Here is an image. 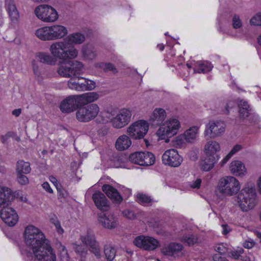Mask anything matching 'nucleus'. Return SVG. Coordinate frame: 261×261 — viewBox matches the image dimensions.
I'll list each match as a JSON object with an SVG mask.
<instances>
[{
  "mask_svg": "<svg viewBox=\"0 0 261 261\" xmlns=\"http://www.w3.org/2000/svg\"><path fill=\"white\" fill-rule=\"evenodd\" d=\"M237 104V102L235 100H230L228 101L225 105V110L223 111L224 113L228 114L230 110L236 107Z\"/></svg>",
  "mask_w": 261,
  "mask_h": 261,
  "instance_id": "obj_47",
  "label": "nucleus"
},
{
  "mask_svg": "<svg viewBox=\"0 0 261 261\" xmlns=\"http://www.w3.org/2000/svg\"><path fill=\"white\" fill-rule=\"evenodd\" d=\"M66 41H68V44L70 46H72V44H81L85 39L84 35L80 33H73L70 34L65 39Z\"/></svg>",
  "mask_w": 261,
  "mask_h": 261,
  "instance_id": "obj_30",
  "label": "nucleus"
},
{
  "mask_svg": "<svg viewBox=\"0 0 261 261\" xmlns=\"http://www.w3.org/2000/svg\"><path fill=\"white\" fill-rule=\"evenodd\" d=\"M21 113V109H17L14 110L12 114L13 115L15 116V117H18Z\"/></svg>",
  "mask_w": 261,
  "mask_h": 261,
  "instance_id": "obj_64",
  "label": "nucleus"
},
{
  "mask_svg": "<svg viewBox=\"0 0 261 261\" xmlns=\"http://www.w3.org/2000/svg\"><path fill=\"white\" fill-rule=\"evenodd\" d=\"M5 6L11 21L14 22L17 21L19 13L14 0H6Z\"/></svg>",
  "mask_w": 261,
  "mask_h": 261,
  "instance_id": "obj_26",
  "label": "nucleus"
},
{
  "mask_svg": "<svg viewBox=\"0 0 261 261\" xmlns=\"http://www.w3.org/2000/svg\"><path fill=\"white\" fill-rule=\"evenodd\" d=\"M239 108L240 117L243 119H245L249 116L250 109L247 102L240 100L238 103Z\"/></svg>",
  "mask_w": 261,
  "mask_h": 261,
  "instance_id": "obj_34",
  "label": "nucleus"
},
{
  "mask_svg": "<svg viewBox=\"0 0 261 261\" xmlns=\"http://www.w3.org/2000/svg\"><path fill=\"white\" fill-rule=\"evenodd\" d=\"M218 160L219 158L217 156L211 157L206 155L205 159L203 161L201 169L204 171H210Z\"/></svg>",
  "mask_w": 261,
  "mask_h": 261,
  "instance_id": "obj_33",
  "label": "nucleus"
},
{
  "mask_svg": "<svg viewBox=\"0 0 261 261\" xmlns=\"http://www.w3.org/2000/svg\"><path fill=\"white\" fill-rule=\"evenodd\" d=\"M123 216L128 219H134L136 218V216L133 211L129 210H126L122 212Z\"/></svg>",
  "mask_w": 261,
  "mask_h": 261,
  "instance_id": "obj_50",
  "label": "nucleus"
},
{
  "mask_svg": "<svg viewBox=\"0 0 261 261\" xmlns=\"http://www.w3.org/2000/svg\"><path fill=\"white\" fill-rule=\"evenodd\" d=\"M14 199V196L10 189L0 187V207H3L1 217L10 226L15 225L18 220V216L16 211L11 207H7L11 204Z\"/></svg>",
  "mask_w": 261,
  "mask_h": 261,
  "instance_id": "obj_3",
  "label": "nucleus"
},
{
  "mask_svg": "<svg viewBox=\"0 0 261 261\" xmlns=\"http://www.w3.org/2000/svg\"><path fill=\"white\" fill-rule=\"evenodd\" d=\"M79 95L67 97L60 104V110L63 113H69L81 107Z\"/></svg>",
  "mask_w": 261,
  "mask_h": 261,
  "instance_id": "obj_15",
  "label": "nucleus"
},
{
  "mask_svg": "<svg viewBox=\"0 0 261 261\" xmlns=\"http://www.w3.org/2000/svg\"><path fill=\"white\" fill-rule=\"evenodd\" d=\"M183 249L184 247L181 244L171 243L163 247L161 249V252L165 255L176 257L182 255Z\"/></svg>",
  "mask_w": 261,
  "mask_h": 261,
  "instance_id": "obj_17",
  "label": "nucleus"
},
{
  "mask_svg": "<svg viewBox=\"0 0 261 261\" xmlns=\"http://www.w3.org/2000/svg\"><path fill=\"white\" fill-rule=\"evenodd\" d=\"M36 36L41 40H53L51 33L50 27H44L38 29L35 32Z\"/></svg>",
  "mask_w": 261,
  "mask_h": 261,
  "instance_id": "obj_29",
  "label": "nucleus"
},
{
  "mask_svg": "<svg viewBox=\"0 0 261 261\" xmlns=\"http://www.w3.org/2000/svg\"><path fill=\"white\" fill-rule=\"evenodd\" d=\"M31 168L29 162L19 160L17 162L16 166V173L28 174L30 172Z\"/></svg>",
  "mask_w": 261,
  "mask_h": 261,
  "instance_id": "obj_36",
  "label": "nucleus"
},
{
  "mask_svg": "<svg viewBox=\"0 0 261 261\" xmlns=\"http://www.w3.org/2000/svg\"><path fill=\"white\" fill-rule=\"evenodd\" d=\"M108 132V128L106 126H104L99 129L98 132L99 135L104 136L107 134Z\"/></svg>",
  "mask_w": 261,
  "mask_h": 261,
  "instance_id": "obj_61",
  "label": "nucleus"
},
{
  "mask_svg": "<svg viewBox=\"0 0 261 261\" xmlns=\"http://www.w3.org/2000/svg\"><path fill=\"white\" fill-rule=\"evenodd\" d=\"M180 127L179 120L176 118H172L167 120L161 125L156 132V135L162 140H166L169 142V138L177 134Z\"/></svg>",
  "mask_w": 261,
  "mask_h": 261,
  "instance_id": "obj_7",
  "label": "nucleus"
},
{
  "mask_svg": "<svg viewBox=\"0 0 261 261\" xmlns=\"http://www.w3.org/2000/svg\"><path fill=\"white\" fill-rule=\"evenodd\" d=\"M181 241L186 243L189 246H190L197 242V238L193 234H187L182 237Z\"/></svg>",
  "mask_w": 261,
  "mask_h": 261,
  "instance_id": "obj_41",
  "label": "nucleus"
},
{
  "mask_svg": "<svg viewBox=\"0 0 261 261\" xmlns=\"http://www.w3.org/2000/svg\"><path fill=\"white\" fill-rule=\"evenodd\" d=\"M132 111L129 109L123 108L112 119V126L117 129L123 128L130 121Z\"/></svg>",
  "mask_w": 261,
  "mask_h": 261,
  "instance_id": "obj_11",
  "label": "nucleus"
},
{
  "mask_svg": "<svg viewBox=\"0 0 261 261\" xmlns=\"http://www.w3.org/2000/svg\"><path fill=\"white\" fill-rule=\"evenodd\" d=\"M84 82L83 84L85 85L84 91H91L93 90L96 87V83L92 80L88 79H84Z\"/></svg>",
  "mask_w": 261,
  "mask_h": 261,
  "instance_id": "obj_43",
  "label": "nucleus"
},
{
  "mask_svg": "<svg viewBox=\"0 0 261 261\" xmlns=\"http://www.w3.org/2000/svg\"><path fill=\"white\" fill-rule=\"evenodd\" d=\"M82 54L83 57L87 60H93L96 57V49L91 45H86L83 47Z\"/></svg>",
  "mask_w": 261,
  "mask_h": 261,
  "instance_id": "obj_32",
  "label": "nucleus"
},
{
  "mask_svg": "<svg viewBox=\"0 0 261 261\" xmlns=\"http://www.w3.org/2000/svg\"><path fill=\"white\" fill-rule=\"evenodd\" d=\"M34 12L36 16L44 22H54L58 19L57 11L47 5H41L37 7Z\"/></svg>",
  "mask_w": 261,
  "mask_h": 261,
  "instance_id": "obj_10",
  "label": "nucleus"
},
{
  "mask_svg": "<svg viewBox=\"0 0 261 261\" xmlns=\"http://www.w3.org/2000/svg\"><path fill=\"white\" fill-rule=\"evenodd\" d=\"M213 261H228L225 257H222L219 254H215L213 256Z\"/></svg>",
  "mask_w": 261,
  "mask_h": 261,
  "instance_id": "obj_56",
  "label": "nucleus"
},
{
  "mask_svg": "<svg viewBox=\"0 0 261 261\" xmlns=\"http://www.w3.org/2000/svg\"><path fill=\"white\" fill-rule=\"evenodd\" d=\"M17 173V181L21 185H25L29 183V179L25 174L22 173Z\"/></svg>",
  "mask_w": 261,
  "mask_h": 261,
  "instance_id": "obj_44",
  "label": "nucleus"
},
{
  "mask_svg": "<svg viewBox=\"0 0 261 261\" xmlns=\"http://www.w3.org/2000/svg\"><path fill=\"white\" fill-rule=\"evenodd\" d=\"M32 67H33V69L34 74L36 76H40L41 73L39 69L38 66L37 65L35 60H34L32 61Z\"/></svg>",
  "mask_w": 261,
  "mask_h": 261,
  "instance_id": "obj_51",
  "label": "nucleus"
},
{
  "mask_svg": "<svg viewBox=\"0 0 261 261\" xmlns=\"http://www.w3.org/2000/svg\"><path fill=\"white\" fill-rule=\"evenodd\" d=\"M253 246H254V244L253 243L250 242H247V241H246L245 242H244V244H243V246L245 248H246L248 249L252 248Z\"/></svg>",
  "mask_w": 261,
  "mask_h": 261,
  "instance_id": "obj_63",
  "label": "nucleus"
},
{
  "mask_svg": "<svg viewBox=\"0 0 261 261\" xmlns=\"http://www.w3.org/2000/svg\"><path fill=\"white\" fill-rule=\"evenodd\" d=\"M104 253L108 261H112L116 256L115 249L110 246H105Z\"/></svg>",
  "mask_w": 261,
  "mask_h": 261,
  "instance_id": "obj_40",
  "label": "nucleus"
},
{
  "mask_svg": "<svg viewBox=\"0 0 261 261\" xmlns=\"http://www.w3.org/2000/svg\"><path fill=\"white\" fill-rule=\"evenodd\" d=\"M241 186L238 179L234 177L228 176L221 178L218 182L217 189L219 192L225 196H232L240 190Z\"/></svg>",
  "mask_w": 261,
  "mask_h": 261,
  "instance_id": "obj_6",
  "label": "nucleus"
},
{
  "mask_svg": "<svg viewBox=\"0 0 261 261\" xmlns=\"http://www.w3.org/2000/svg\"><path fill=\"white\" fill-rule=\"evenodd\" d=\"M98 221L106 228L113 229L117 226V221L113 215L107 216L106 214L101 213L99 215Z\"/></svg>",
  "mask_w": 261,
  "mask_h": 261,
  "instance_id": "obj_20",
  "label": "nucleus"
},
{
  "mask_svg": "<svg viewBox=\"0 0 261 261\" xmlns=\"http://www.w3.org/2000/svg\"><path fill=\"white\" fill-rule=\"evenodd\" d=\"M242 146L240 145H235L232 149L230 150V151L229 152L230 155L232 156L233 154H234L236 153H237L238 151L242 149Z\"/></svg>",
  "mask_w": 261,
  "mask_h": 261,
  "instance_id": "obj_57",
  "label": "nucleus"
},
{
  "mask_svg": "<svg viewBox=\"0 0 261 261\" xmlns=\"http://www.w3.org/2000/svg\"><path fill=\"white\" fill-rule=\"evenodd\" d=\"M231 173L237 176H242L246 173V169L244 164L240 161H233L229 166Z\"/></svg>",
  "mask_w": 261,
  "mask_h": 261,
  "instance_id": "obj_22",
  "label": "nucleus"
},
{
  "mask_svg": "<svg viewBox=\"0 0 261 261\" xmlns=\"http://www.w3.org/2000/svg\"><path fill=\"white\" fill-rule=\"evenodd\" d=\"M81 106H83L91 103L99 98L97 93L92 92L78 95Z\"/></svg>",
  "mask_w": 261,
  "mask_h": 261,
  "instance_id": "obj_28",
  "label": "nucleus"
},
{
  "mask_svg": "<svg viewBox=\"0 0 261 261\" xmlns=\"http://www.w3.org/2000/svg\"><path fill=\"white\" fill-rule=\"evenodd\" d=\"M162 162L166 165L177 167L182 162V158L174 149L166 150L162 155Z\"/></svg>",
  "mask_w": 261,
  "mask_h": 261,
  "instance_id": "obj_14",
  "label": "nucleus"
},
{
  "mask_svg": "<svg viewBox=\"0 0 261 261\" xmlns=\"http://www.w3.org/2000/svg\"><path fill=\"white\" fill-rule=\"evenodd\" d=\"M82 242L89 247V250L92 252L97 258L101 257L100 247L99 243L96 241L95 234L90 230L87 231L85 236L81 237Z\"/></svg>",
  "mask_w": 261,
  "mask_h": 261,
  "instance_id": "obj_12",
  "label": "nucleus"
},
{
  "mask_svg": "<svg viewBox=\"0 0 261 261\" xmlns=\"http://www.w3.org/2000/svg\"><path fill=\"white\" fill-rule=\"evenodd\" d=\"M42 186L43 188L45 190H46L47 192H48L50 193H53V190L50 188V186L47 182H43V184L42 185Z\"/></svg>",
  "mask_w": 261,
  "mask_h": 261,
  "instance_id": "obj_58",
  "label": "nucleus"
},
{
  "mask_svg": "<svg viewBox=\"0 0 261 261\" xmlns=\"http://www.w3.org/2000/svg\"><path fill=\"white\" fill-rule=\"evenodd\" d=\"M213 67L211 63L203 62L199 64L198 67L194 69L195 73H205L210 71Z\"/></svg>",
  "mask_w": 261,
  "mask_h": 261,
  "instance_id": "obj_37",
  "label": "nucleus"
},
{
  "mask_svg": "<svg viewBox=\"0 0 261 261\" xmlns=\"http://www.w3.org/2000/svg\"><path fill=\"white\" fill-rule=\"evenodd\" d=\"M100 109L96 103H90L79 107L76 117L81 122H88L97 117Z\"/></svg>",
  "mask_w": 261,
  "mask_h": 261,
  "instance_id": "obj_8",
  "label": "nucleus"
},
{
  "mask_svg": "<svg viewBox=\"0 0 261 261\" xmlns=\"http://www.w3.org/2000/svg\"><path fill=\"white\" fill-rule=\"evenodd\" d=\"M143 157H144L143 151H137L130 154L128 160L132 163L141 166V163L142 162Z\"/></svg>",
  "mask_w": 261,
  "mask_h": 261,
  "instance_id": "obj_39",
  "label": "nucleus"
},
{
  "mask_svg": "<svg viewBox=\"0 0 261 261\" xmlns=\"http://www.w3.org/2000/svg\"><path fill=\"white\" fill-rule=\"evenodd\" d=\"M50 27L53 40L62 39L68 34L67 29L63 25L56 24Z\"/></svg>",
  "mask_w": 261,
  "mask_h": 261,
  "instance_id": "obj_25",
  "label": "nucleus"
},
{
  "mask_svg": "<svg viewBox=\"0 0 261 261\" xmlns=\"http://www.w3.org/2000/svg\"><path fill=\"white\" fill-rule=\"evenodd\" d=\"M230 256L235 259H238L241 257V255L239 254V252L237 251L231 252Z\"/></svg>",
  "mask_w": 261,
  "mask_h": 261,
  "instance_id": "obj_62",
  "label": "nucleus"
},
{
  "mask_svg": "<svg viewBox=\"0 0 261 261\" xmlns=\"http://www.w3.org/2000/svg\"><path fill=\"white\" fill-rule=\"evenodd\" d=\"M133 243L136 246L148 251L155 250L160 245L159 242L156 239L144 236L136 237Z\"/></svg>",
  "mask_w": 261,
  "mask_h": 261,
  "instance_id": "obj_13",
  "label": "nucleus"
},
{
  "mask_svg": "<svg viewBox=\"0 0 261 261\" xmlns=\"http://www.w3.org/2000/svg\"><path fill=\"white\" fill-rule=\"evenodd\" d=\"M53 223L54 224L58 233H59L60 234L63 233L64 232V230L61 226L60 222L58 220H53Z\"/></svg>",
  "mask_w": 261,
  "mask_h": 261,
  "instance_id": "obj_55",
  "label": "nucleus"
},
{
  "mask_svg": "<svg viewBox=\"0 0 261 261\" xmlns=\"http://www.w3.org/2000/svg\"><path fill=\"white\" fill-rule=\"evenodd\" d=\"M92 199L97 208L101 211H107L109 208L107 198L101 192L95 193L92 195Z\"/></svg>",
  "mask_w": 261,
  "mask_h": 261,
  "instance_id": "obj_19",
  "label": "nucleus"
},
{
  "mask_svg": "<svg viewBox=\"0 0 261 261\" xmlns=\"http://www.w3.org/2000/svg\"><path fill=\"white\" fill-rule=\"evenodd\" d=\"M201 180L200 179H197L192 185L191 187L192 188L198 189L200 188L201 185Z\"/></svg>",
  "mask_w": 261,
  "mask_h": 261,
  "instance_id": "obj_59",
  "label": "nucleus"
},
{
  "mask_svg": "<svg viewBox=\"0 0 261 261\" xmlns=\"http://www.w3.org/2000/svg\"><path fill=\"white\" fill-rule=\"evenodd\" d=\"M198 128L194 126L186 130L184 134V138L188 143L194 142L197 137Z\"/></svg>",
  "mask_w": 261,
  "mask_h": 261,
  "instance_id": "obj_31",
  "label": "nucleus"
},
{
  "mask_svg": "<svg viewBox=\"0 0 261 261\" xmlns=\"http://www.w3.org/2000/svg\"><path fill=\"white\" fill-rule=\"evenodd\" d=\"M37 57L41 63L46 64L54 65L56 62V60L53 57L45 53H39L37 54Z\"/></svg>",
  "mask_w": 261,
  "mask_h": 261,
  "instance_id": "obj_35",
  "label": "nucleus"
},
{
  "mask_svg": "<svg viewBox=\"0 0 261 261\" xmlns=\"http://www.w3.org/2000/svg\"><path fill=\"white\" fill-rule=\"evenodd\" d=\"M236 201L244 212L252 209L257 203L256 193L253 186L243 188L236 198Z\"/></svg>",
  "mask_w": 261,
  "mask_h": 261,
  "instance_id": "obj_5",
  "label": "nucleus"
},
{
  "mask_svg": "<svg viewBox=\"0 0 261 261\" xmlns=\"http://www.w3.org/2000/svg\"><path fill=\"white\" fill-rule=\"evenodd\" d=\"M137 198L138 202L141 204H148L151 202L150 197L143 194H138Z\"/></svg>",
  "mask_w": 261,
  "mask_h": 261,
  "instance_id": "obj_42",
  "label": "nucleus"
},
{
  "mask_svg": "<svg viewBox=\"0 0 261 261\" xmlns=\"http://www.w3.org/2000/svg\"><path fill=\"white\" fill-rule=\"evenodd\" d=\"M167 116L165 110L162 108H155L151 114L149 122L152 125H161Z\"/></svg>",
  "mask_w": 261,
  "mask_h": 261,
  "instance_id": "obj_18",
  "label": "nucleus"
},
{
  "mask_svg": "<svg viewBox=\"0 0 261 261\" xmlns=\"http://www.w3.org/2000/svg\"><path fill=\"white\" fill-rule=\"evenodd\" d=\"M84 70V65L82 62L70 61L61 64L57 69V72L61 76L71 78L68 82V86L70 89L78 91H84L85 85L80 82V80L83 78L77 76L83 73Z\"/></svg>",
  "mask_w": 261,
  "mask_h": 261,
  "instance_id": "obj_2",
  "label": "nucleus"
},
{
  "mask_svg": "<svg viewBox=\"0 0 261 261\" xmlns=\"http://www.w3.org/2000/svg\"><path fill=\"white\" fill-rule=\"evenodd\" d=\"M102 191L110 198L114 199L117 202H120L122 198L117 190L109 185H104L102 188Z\"/></svg>",
  "mask_w": 261,
  "mask_h": 261,
  "instance_id": "obj_27",
  "label": "nucleus"
},
{
  "mask_svg": "<svg viewBox=\"0 0 261 261\" xmlns=\"http://www.w3.org/2000/svg\"><path fill=\"white\" fill-rule=\"evenodd\" d=\"M232 25L235 29H240L242 27V22L239 15L235 14L233 16Z\"/></svg>",
  "mask_w": 261,
  "mask_h": 261,
  "instance_id": "obj_45",
  "label": "nucleus"
},
{
  "mask_svg": "<svg viewBox=\"0 0 261 261\" xmlns=\"http://www.w3.org/2000/svg\"><path fill=\"white\" fill-rule=\"evenodd\" d=\"M225 125L222 121H210L206 125L204 132L205 135H210L211 138L220 136L225 131Z\"/></svg>",
  "mask_w": 261,
  "mask_h": 261,
  "instance_id": "obj_16",
  "label": "nucleus"
},
{
  "mask_svg": "<svg viewBox=\"0 0 261 261\" xmlns=\"http://www.w3.org/2000/svg\"><path fill=\"white\" fill-rule=\"evenodd\" d=\"M250 24L253 25H261V12L256 13L251 18Z\"/></svg>",
  "mask_w": 261,
  "mask_h": 261,
  "instance_id": "obj_46",
  "label": "nucleus"
},
{
  "mask_svg": "<svg viewBox=\"0 0 261 261\" xmlns=\"http://www.w3.org/2000/svg\"><path fill=\"white\" fill-rule=\"evenodd\" d=\"M59 248L60 253L61 259L62 261H69V255L67 252L65 247L60 245Z\"/></svg>",
  "mask_w": 261,
  "mask_h": 261,
  "instance_id": "obj_48",
  "label": "nucleus"
},
{
  "mask_svg": "<svg viewBox=\"0 0 261 261\" xmlns=\"http://www.w3.org/2000/svg\"><path fill=\"white\" fill-rule=\"evenodd\" d=\"M75 251L77 252L80 253L81 255L86 254L87 251L82 248V246H77L75 248Z\"/></svg>",
  "mask_w": 261,
  "mask_h": 261,
  "instance_id": "obj_60",
  "label": "nucleus"
},
{
  "mask_svg": "<svg viewBox=\"0 0 261 261\" xmlns=\"http://www.w3.org/2000/svg\"><path fill=\"white\" fill-rule=\"evenodd\" d=\"M216 251L219 252V254H224L227 252V249L223 245H219L216 248Z\"/></svg>",
  "mask_w": 261,
  "mask_h": 261,
  "instance_id": "obj_54",
  "label": "nucleus"
},
{
  "mask_svg": "<svg viewBox=\"0 0 261 261\" xmlns=\"http://www.w3.org/2000/svg\"><path fill=\"white\" fill-rule=\"evenodd\" d=\"M116 110L113 108H107L99 112L96 121L97 123H106L110 120L112 121L114 116L116 114Z\"/></svg>",
  "mask_w": 261,
  "mask_h": 261,
  "instance_id": "obj_21",
  "label": "nucleus"
},
{
  "mask_svg": "<svg viewBox=\"0 0 261 261\" xmlns=\"http://www.w3.org/2000/svg\"><path fill=\"white\" fill-rule=\"evenodd\" d=\"M148 129V123L145 120H140L132 123L127 128L126 133L132 139L139 140L144 138Z\"/></svg>",
  "mask_w": 261,
  "mask_h": 261,
  "instance_id": "obj_9",
  "label": "nucleus"
},
{
  "mask_svg": "<svg viewBox=\"0 0 261 261\" xmlns=\"http://www.w3.org/2000/svg\"><path fill=\"white\" fill-rule=\"evenodd\" d=\"M50 51L53 57L63 61L74 59L78 54L77 50L73 46H69L68 41L65 39L53 43L50 46Z\"/></svg>",
  "mask_w": 261,
  "mask_h": 261,
  "instance_id": "obj_4",
  "label": "nucleus"
},
{
  "mask_svg": "<svg viewBox=\"0 0 261 261\" xmlns=\"http://www.w3.org/2000/svg\"><path fill=\"white\" fill-rule=\"evenodd\" d=\"M56 188L58 190L59 193V198H64L66 196V191L61 188V186L60 185H56Z\"/></svg>",
  "mask_w": 261,
  "mask_h": 261,
  "instance_id": "obj_53",
  "label": "nucleus"
},
{
  "mask_svg": "<svg viewBox=\"0 0 261 261\" xmlns=\"http://www.w3.org/2000/svg\"><path fill=\"white\" fill-rule=\"evenodd\" d=\"M130 137L127 135L119 137L115 142V147L118 151H123L128 149L132 145Z\"/></svg>",
  "mask_w": 261,
  "mask_h": 261,
  "instance_id": "obj_23",
  "label": "nucleus"
},
{
  "mask_svg": "<svg viewBox=\"0 0 261 261\" xmlns=\"http://www.w3.org/2000/svg\"><path fill=\"white\" fill-rule=\"evenodd\" d=\"M143 156L141 166H150L154 163L155 159L152 153L147 151L143 152Z\"/></svg>",
  "mask_w": 261,
  "mask_h": 261,
  "instance_id": "obj_38",
  "label": "nucleus"
},
{
  "mask_svg": "<svg viewBox=\"0 0 261 261\" xmlns=\"http://www.w3.org/2000/svg\"><path fill=\"white\" fill-rule=\"evenodd\" d=\"M24 236L26 245L33 250L31 261H56V255L49 241L38 228L33 225L28 226L25 228Z\"/></svg>",
  "mask_w": 261,
  "mask_h": 261,
  "instance_id": "obj_1",
  "label": "nucleus"
},
{
  "mask_svg": "<svg viewBox=\"0 0 261 261\" xmlns=\"http://www.w3.org/2000/svg\"><path fill=\"white\" fill-rule=\"evenodd\" d=\"M102 68H103L105 72L111 71L114 73H116L118 72L117 69L115 68L114 65L110 63H106L103 64V66H102Z\"/></svg>",
  "mask_w": 261,
  "mask_h": 261,
  "instance_id": "obj_49",
  "label": "nucleus"
},
{
  "mask_svg": "<svg viewBox=\"0 0 261 261\" xmlns=\"http://www.w3.org/2000/svg\"><path fill=\"white\" fill-rule=\"evenodd\" d=\"M206 155L211 157L220 158L217 154V152L220 150V146L219 144L214 141H211L207 142L204 147Z\"/></svg>",
  "mask_w": 261,
  "mask_h": 261,
  "instance_id": "obj_24",
  "label": "nucleus"
},
{
  "mask_svg": "<svg viewBox=\"0 0 261 261\" xmlns=\"http://www.w3.org/2000/svg\"><path fill=\"white\" fill-rule=\"evenodd\" d=\"M14 133L12 132H8L6 135L1 136V141L3 144L6 143L8 139L13 137Z\"/></svg>",
  "mask_w": 261,
  "mask_h": 261,
  "instance_id": "obj_52",
  "label": "nucleus"
}]
</instances>
